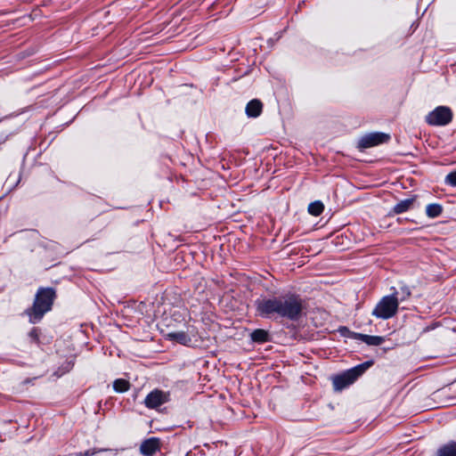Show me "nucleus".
I'll return each mask as SVG.
<instances>
[{
	"label": "nucleus",
	"mask_w": 456,
	"mask_h": 456,
	"mask_svg": "<svg viewBox=\"0 0 456 456\" xmlns=\"http://www.w3.org/2000/svg\"><path fill=\"white\" fill-rule=\"evenodd\" d=\"M437 456H456V443L452 442L441 447Z\"/></svg>",
	"instance_id": "14"
},
{
	"label": "nucleus",
	"mask_w": 456,
	"mask_h": 456,
	"mask_svg": "<svg viewBox=\"0 0 456 456\" xmlns=\"http://www.w3.org/2000/svg\"><path fill=\"white\" fill-rule=\"evenodd\" d=\"M452 119V112L449 107L439 106L429 112L426 121L431 126H445Z\"/></svg>",
	"instance_id": "5"
},
{
	"label": "nucleus",
	"mask_w": 456,
	"mask_h": 456,
	"mask_svg": "<svg viewBox=\"0 0 456 456\" xmlns=\"http://www.w3.org/2000/svg\"><path fill=\"white\" fill-rule=\"evenodd\" d=\"M398 305L399 302L395 295L385 296L379 301L371 314L379 319L387 320L396 314Z\"/></svg>",
	"instance_id": "3"
},
{
	"label": "nucleus",
	"mask_w": 456,
	"mask_h": 456,
	"mask_svg": "<svg viewBox=\"0 0 456 456\" xmlns=\"http://www.w3.org/2000/svg\"><path fill=\"white\" fill-rule=\"evenodd\" d=\"M55 290L52 288H40L35 297L33 305L26 313L32 323L38 322L45 314L52 309L55 299Z\"/></svg>",
	"instance_id": "1"
},
{
	"label": "nucleus",
	"mask_w": 456,
	"mask_h": 456,
	"mask_svg": "<svg viewBox=\"0 0 456 456\" xmlns=\"http://www.w3.org/2000/svg\"><path fill=\"white\" fill-rule=\"evenodd\" d=\"M160 449V440L151 437L144 440L140 446V452L144 456H152Z\"/></svg>",
	"instance_id": "9"
},
{
	"label": "nucleus",
	"mask_w": 456,
	"mask_h": 456,
	"mask_svg": "<svg viewBox=\"0 0 456 456\" xmlns=\"http://www.w3.org/2000/svg\"><path fill=\"white\" fill-rule=\"evenodd\" d=\"M107 451V449H96V448H93V449H89L84 452H78L77 454V456H94L99 452H105Z\"/></svg>",
	"instance_id": "21"
},
{
	"label": "nucleus",
	"mask_w": 456,
	"mask_h": 456,
	"mask_svg": "<svg viewBox=\"0 0 456 456\" xmlns=\"http://www.w3.org/2000/svg\"><path fill=\"white\" fill-rule=\"evenodd\" d=\"M281 303L280 317L291 321L298 320L303 312V302L298 296L286 295L280 297Z\"/></svg>",
	"instance_id": "2"
},
{
	"label": "nucleus",
	"mask_w": 456,
	"mask_h": 456,
	"mask_svg": "<svg viewBox=\"0 0 456 456\" xmlns=\"http://www.w3.org/2000/svg\"><path fill=\"white\" fill-rule=\"evenodd\" d=\"M324 209V205L322 201L316 200L309 204L308 213L314 216H319Z\"/></svg>",
	"instance_id": "17"
},
{
	"label": "nucleus",
	"mask_w": 456,
	"mask_h": 456,
	"mask_svg": "<svg viewBox=\"0 0 456 456\" xmlns=\"http://www.w3.org/2000/svg\"><path fill=\"white\" fill-rule=\"evenodd\" d=\"M390 135L386 133H370L363 135L358 142V148L361 150L377 146L381 143L387 142Z\"/></svg>",
	"instance_id": "6"
},
{
	"label": "nucleus",
	"mask_w": 456,
	"mask_h": 456,
	"mask_svg": "<svg viewBox=\"0 0 456 456\" xmlns=\"http://www.w3.org/2000/svg\"><path fill=\"white\" fill-rule=\"evenodd\" d=\"M28 335H29V337H30L31 338H33V339H34V340H36V341H37V338H38V331H37V329H33V330L29 332V334H28Z\"/></svg>",
	"instance_id": "22"
},
{
	"label": "nucleus",
	"mask_w": 456,
	"mask_h": 456,
	"mask_svg": "<svg viewBox=\"0 0 456 456\" xmlns=\"http://www.w3.org/2000/svg\"><path fill=\"white\" fill-rule=\"evenodd\" d=\"M129 382L123 379H116L113 383V388L116 392L123 393L129 389Z\"/></svg>",
	"instance_id": "18"
},
{
	"label": "nucleus",
	"mask_w": 456,
	"mask_h": 456,
	"mask_svg": "<svg viewBox=\"0 0 456 456\" xmlns=\"http://www.w3.org/2000/svg\"><path fill=\"white\" fill-rule=\"evenodd\" d=\"M263 104L257 100H251L246 106V114L249 118H256L262 113Z\"/></svg>",
	"instance_id": "11"
},
{
	"label": "nucleus",
	"mask_w": 456,
	"mask_h": 456,
	"mask_svg": "<svg viewBox=\"0 0 456 456\" xmlns=\"http://www.w3.org/2000/svg\"><path fill=\"white\" fill-rule=\"evenodd\" d=\"M416 201V197L405 199L398 202L394 208L393 212L395 214H402L411 209Z\"/></svg>",
	"instance_id": "12"
},
{
	"label": "nucleus",
	"mask_w": 456,
	"mask_h": 456,
	"mask_svg": "<svg viewBox=\"0 0 456 456\" xmlns=\"http://www.w3.org/2000/svg\"><path fill=\"white\" fill-rule=\"evenodd\" d=\"M357 379L354 371L350 369L341 375L336 376L333 380V387L336 391H341L353 384Z\"/></svg>",
	"instance_id": "8"
},
{
	"label": "nucleus",
	"mask_w": 456,
	"mask_h": 456,
	"mask_svg": "<svg viewBox=\"0 0 456 456\" xmlns=\"http://www.w3.org/2000/svg\"><path fill=\"white\" fill-rule=\"evenodd\" d=\"M169 393L159 389L151 391L144 399V404L149 409H156L163 403L168 402Z\"/></svg>",
	"instance_id": "7"
},
{
	"label": "nucleus",
	"mask_w": 456,
	"mask_h": 456,
	"mask_svg": "<svg viewBox=\"0 0 456 456\" xmlns=\"http://www.w3.org/2000/svg\"><path fill=\"white\" fill-rule=\"evenodd\" d=\"M256 313L264 318L280 317L281 303L280 297H264L255 302Z\"/></svg>",
	"instance_id": "4"
},
{
	"label": "nucleus",
	"mask_w": 456,
	"mask_h": 456,
	"mask_svg": "<svg viewBox=\"0 0 456 456\" xmlns=\"http://www.w3.org/2000/svg\"><path fill=\"white\" fill-rule=\"evenodd\" d=\"M372 365V362H365L362 364H359L351 370L354 371L357 379L370 366Z\"/></svg>",
	"instance_id": "19"
},
{
	"label": "nucleus",
	"mask_w": 456,
	"mask_h": 456,
	"mask_svg": "<svg viewBox=\"0 0 456 456\" xmlns=\"http://www.w3.org/2000/svg\"><path fill=\"white\" fill-rule=\"evenodd\" d=\"M167 337L182 345H188L191 342V338L184 331L170 332Z\"/></svg>",
	"instance_id": "13"
},
{
	"label": "nucleus",
	"mask_w": 456,
	"mask_h": 456,
	"mask_svg": "<svg viewBox=\"0 0 456 456\" xmlns=\"http://www.w3.org/2000/svg\"><path fill=\"white\" fill-rule=\"evenodd\" d=\"M250 337L254 342L264 343L268 341L269 335L266 330L257 329L251 333Z\"/></svg>",
	"instance_id": "16"
},
{
	"label": "nucleus",
	"mask_w": 456,
	"mask_h": 456,
	"mask_svg": "<svg viewBox=\"0 0 456 456\" xmlns=\"http://www.w3.org/2000/svg\"><path fill=\"white\" fill-rule=\"evenodd\" d=\"M444 183L451 186L456 187V170L449 173L445 178Z\"/></svg>",
	"instance_id": "20"
},
{
	"label": "nucleus",
	"mask_w": 456,
	"mask_h": 456,
	"mask_svg": "<svg viewBox=\"0 0 456 456\" xmlns=\"http://www.w3.org/2000/svg\"><path fill=\"white\" fill-rule=\"evenodd\" d=\"M442 212L443 207L437 203L428 204L426 208V214L430 218H436L439 216Z\"/></svg>",
	"instance_id": "15"
},
{
	"label": "nucleus",
	"mask_w": 456,
	"mask_h": 456,
	"mask_svg": "<svg viewBox=\"0 0 456 456\" xmlns=\"http://www.w3.org/2000/svg\"><path fill=\"white\" fill-rule=\"evenodd\" d=\"M351 337L353 338L359 339L369 346H379L385 341V338L380 336H370L355 332L352 333Z\"/></svg>",
	"instance_id": "10"
}]
</instances>
